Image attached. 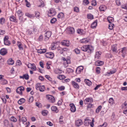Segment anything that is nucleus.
Here are the masks:
<instances>
[{
    "instance_id": "nucleus-1",
    "label": "nucleus",
    "mask_w": 127,
    "mask_h": 127,
    "mask_svg": "<svg viewBox=\"0 0 127 127\" xmlns=\"http://www.w3.org/2000/svg\"><path fill=\"white\" fill-rule=\"evenodd\" d=\"M94 47L91 45H87L83 46L81 48V50L84 51H87L88 53H91L94 50Z\"/></svg>"
},
{
    "instance_id": "nucleus-2",
    "label": "nucleus",
    "mask_w": 127,
    "mask_h": 127,
    "mask_svg": "<svg viewBox=\"0 0 127 127\" xmlns=\"http://www.w3.org/2000/svg\"><path fill=\"white\" fill-rule=\"evenodd\" d=\"M56 14V12L54 9H51L48 12V15L49 16H53Z\"/></svg>"
},
{
    "instance_id": "nucleus-3",
    "label": "nucleus",
    "mask_w": 127,
    "mask_h": 127,
    "mask_svg": "<svg viewBox=\"0 0 127 127\" xmlns=\"http://www.w3.org/2000/svg\"><path fill=\"white\" fill-rule=\"evenodd\" d=\"M51 35V32L50 31L46 32L45 34V40H48Z\"/></svg>"
},
{
    "instance_id": "nucleus-4",
    "label": "nucleus",
    "mask_w": 127,
    "mask_h": 127,
    "mask_svg": "<svg viewBox=\"0 0 127 127\" xmlns=\"http://www.w3.org/2000/svg\"><path fill=\"white\" fill-rule=\"evenodd\" d=\"M54 56V53L52 52L47 53L45 54V56L46 58L50 59H52Z\"/></svg>"
},
{
    "instance_id": "nucleus-5",
    "label": "nucleus",
    "mask_w": 127,
    "mask_h": 127,
    "mask_svg": "<svg viewBox=\"0 0 127 127\" xmlns=\"http://www.w3.org/2000/svg\"><path fill=\"white\" fill-rule=\"evenodd\" d=\"M27 66L29 68H30L33 70H35L36 69L35 66L34 64L29 63L27 64Z\"/></svg>"
},
{
    "instance_id": "nucleus-6",
    "label": "nucleus",
    "mask_w": 127,
    "mask_h": 127,
    "mask_svg": "<svg viewBox=\"0 0 127 127\" xmlns=\"http://www.w3.org/2000/svg\"><path fill=\"white\" fill-rule=\"evenodd\" d=\"M47 98L49 101L51 103H53L55 101L54 97L51 95H48L47 96Z\"/></svg>"
},
{
    "instance_id": "nucleus-7",
    "label": "nucleus",
    "mask_w": 127,
    "mask_h": 127,
    "mask_svg": "<svg viewBox=\"0 0 127 127\" xmlns=\"http://www.w3.org/2000/svg\"><path fill=\"white\" fill-rule=\"evenodd\" d=\"M70 60L68 59H67V60H64L63 62V65L64 67L65 68L67 67L68 66V64H70Z\"/></svg>"
},
{
    "instance_id": "nucleus-8",
    "label": "nucleus",
    "mask_w": 127,
    "mask_h": 127,
    "mask_svg": "<svg viewBox=\"0 0 127 127\" xmlns=\"http://www.w3.org/2000/svg\"><path fill=\"white\" fill-rule=\"evenodd\" d=\"M92 99L91 98L88 97L86 98L84 100V103L85 104L88 103H92L93 102Z\"/></svg>"
},
{
    "instance_id": "nucleus-9",
    "label": "nucleus",
    "mask_w": 127,
    "mask_h": 127,
    "mask_svg": "<svg viewBox=\"0 0 127 127\" xmlns=\"http://www.w3.org/2000/svg\"><path fill=\"white\" fill-rule=\"evenodd\" d=\"M83 124V122L81 120H78L76 121L75 124L77 127H79Z\"/></svg>"
},
{
    "instance_id": "nucleus-10",
    "label": "nucleus",
    "mask_w": 127,
    "mask_h": 127,
    "mask_svg": "<svg viewBox=\"0 0 127 127\" xmlns=\"http://www.w3.org/2000/svg\"><path fill=\"white\" fill-rule=\"evenodd\" d=\"M83 69V67L82 66H80L78 67L76 70V72L77 74L80 73L81 71H82Z\"/></svg>"
},
{
    "instance_id": "nucleus-11",
    "label": "nucleus",
    "mask_w": 127,
    "mask_h": 127,
    "mask_svg": "<svg viewBox=\"0 0 127 127\" xmlns=\"http://www.w3.org/2000/svg\"><path fill=\"white\" fill-rule=\"evenodd\" d=\"M7 53V50L5 48L2 49L0 51V54L2 55H4L6 54Z\"/></svg>"
},
{
    "instance_id": "nucleus-12",
    "label": "nucleus",
    "mask_w": 127,
    "mask_h": 127,
    "mask_svg": "<svg viewBox=\"0 0 127 127\" xmlns=\"http://www.w3.org/2000/svg\"><path fill=\"white\" fill-rule=\"evenodd\" d=\"M61 43L62 45L67 46H69V42L68 40H64L61 42Z\"/></svg>"
},
{
    "instance_id": "nucleus-13",
    "label": "nucleus",
    "mask_w": 127,
    "mask_h": 127,
    "mask_svg": "<svg viewBox=\"0 0 127 127\" xmlns=\"http://www.w3.org/2000/svg\"><path fill=\"white\" fill-rule=\"evenodd\" d=\"M70 106L71 107V111L73 112H75L76 110V109L73 103H71L70 104Z\"/></svg>"
},
{
    "instance_id": "nucleus-14",
    "label": "nucleus",
    "mask_w": 127,
    "mask_h": 127,
    "mask_svg": "<svg viewBox=\"0 0 127 127\" xmlns=\"http://www.w3.org/2000/svg\"><path fill=\"white\" fill-rule=\"evenodd\" d=\"M107 9L106 7L104 5H102L100 6L99 7V10L100 11H104Z\"/></svg>"
},
{
    "instance_id": "nucleus-15",
    "label": "nucleus",
    "mask_w": 127,
    "mask_h": 127,
    "mask_svg": "<svg viewBox=\"0 0 127 127\" xmlns=\"http://www.w3.org/2000/svg\"><path fill=\"white\" fill-rule=\"evenodd\" d=\"M97 21L96 20L93 22L91 25V28L92 29H94L95 28L97 25Z\"/></svg>"
},
{
    "instance_id": "nucleus-16",
    "label": "nucleus",
    "mask_w": 127,
    "mask_h": 127,
    "mask_svg": "<svg viewBox=\"0 0 127 127\" xmlns=\"http://www.w3.org/2000/svg\"><path fill=\"white\" fill-rule=\"evenodd\" d=\"M101 52L100 51L96 52L95 53V58L96 59H98L100 57Z\"/></svg>"
},
{
    "instance_id": "nucleus-17",
    "label": "nucleus",
    "mask_w": 127,
    "mask_h": 127,
    "mask_svg": "<svg viewBox=\"0 0 127 127\" xmlns=\"http://www.w3.org/2000/svg\"><path fill=\"white\" fill-rule=\"evenodd\" d=\"M20 116H18V117L19 118V121L20 122L21 121L23 123H24L26 121L27 119L25 117H22L21 119L20 118Z\"/></svg>"
},
{
    "instance_id": "nucleus-18",
    "label": "nucleus",
    "mask_w": 127,
    "mask_h": 127,
    "mask_svg": "<svg viewBox=\"0 0 127 127\" xmlns=\"http://www.w3.org/2000/svg\"><path fill=\"white\" fill-rule=\"evenodd\" d=\"M72 84L74 88L76 89H79V85L77 83H76L74 81H72Z\"/></svg>"
},
{
    "instance_id": "nucleus-19",
    "label": "nucleus",
    "mask_w": 127,
    "mask_h": 127,
    "mask_svg": "<svg viewBox=\"0 0 127 127\" xmlns=\"http://www.w3.org/2000/svg\"><path fill=\"white\" fill-rule=\"evenodd\" d=\"M10 20L12 21H13L17 23V20L16 19V18L14 16H11L10 17Z\"/></svg>"
},
{
    "instance_id": "nucleus-20",
    "label": "nucleus",
    "mask_w": 127,
    "mask_h": 127,
    "mask_svg": "<svg viewBox=\"0 0 127 127\" xmlns=\"http://www.w3.org/2000/svg\"><path fill=\"white\" fill-rule=\"evenodd\" d=\"M17 45L18 46L19 50H23V48L22 45L21 43L19 41H18L17 43Z\"/></svg>"
},
{
    "instance_id": "nucleus-21",
    "label": "nucleus",
    "mask_w": 127,
    "mask_h": 127,
    "mask_svg": "<svg viewBox=\"0 0 127 127\" xmlns=\"http://www.w3.org/2000/svg\"><path fill=\"white\" fill-rule=\"evenodd\" d=\"M7 63L9 65H12L14 64V62L12 58H10L7 61Z\"/></svg>"
},
{
    "instance_id": "nucleus-22",
    "label": "nucleus",
    "mask_w": 127,
    "mask_h": 127,
    "mask_svg": "<svg viewBox=\"0 0 127 127\" xmlns=\"http://www.w3.org/2000/svg\"><path fill=\"white\" fill-rule=\"evenodd\" d=\"M104 64L103 62L101 61H97L96 62L95 64L97 66H100Z\"/></svg>"
},
{
    "instance_id": "nucleus-23",
    "label": "nucleus",
    "mask_w": 127,
    "mask_h": 127,
    "mask_svg": "<svg viewBox=\"0 0 127 127\" xmlns=\"http://www.w3.org/2000/svg\"><path fill=\"white\" fill-rule=\"evenodd\" d=\"M107 20L109 23H111L114 21V19L113 18L109 17L107 18Z\"/></svg>"
},
{
    "instance_id": "nucleus-24",
    "label": "nucleus",
    "mask_w": 127,
    "mask_h": 127,
    "mask_svg": "<svg viewBox=\"0 0 127 127\" xmlns=\"http://www.w3.org/2000/svg\"><path fill=\"white\" fill-rule=\"evenodd\" d=\"M77 32L78 33L82 35L84 34L85 33V32L82 29H78L77 30Z\"/></svg>"
},
{
    "instance_id": "nucleus-25",
    "label": "nucleus",
    "mask_w": 127,
    "mask_h": 127,
    "mask_svg": "<svg viewBox=\"0 0 127 127\" xmlns=\"http://www.w3.org/2000/svg\"><path fill=\"white\" fill-rule=\"evenodd\" d=\"M85 82L88 86L91 85L92 84L91 82L88 79H86L85 80Z\"/></svg>"
},
{
    "instance_id": "nucleus-26",
    "label": "nucleus",
    "mask_w": 127,
    "mask_h": 127,
    "mask_svg": "<svg viewBox=\"0 0 127 127\" xmlns=\"http://www.w3.org/2000/svg\"><path fill=\"white\" fill-rule=\"evenodd\" d=\"M46 51V50L45 49H40L38 50L37 52L40 53H45Z\"/></svg>"
},
{
    "instance_id": "nucleus-27",
    "label": "nucleus",
    "mask_w": 127,
    "mask_h": 127,
    "mask_svg": "<svg viewBox=\"0 0 127 127\" xmlns=\"http://www.w3.org/2000/svg\"><path fill=\"white\" fill-rule=\"evenodd\" d=\"M117 45L115 44L113 45L112 46V50L114 52H116L117 50Z\"/></svg>"
},
{
    "instance_id": "nucleus-28",
    "label": "nucleus",
    "mask_w": 127,
    "mask_h": 127,
    "mask_svg": "<svg viewBox=\"0 0 127 127\" xmlns=\"http://www.w3.org/2000/svg\"><path fill=\"white\" fill-rule=\"evenodd\" d=\"M25 101V99L24 98H22L19 99L18 102V104H21L24 103Z\"/></svg>"
},
{
    "instance_id": "nucleus-29",
    "label": "nucleus",
    "mask_w": 127,
    "mask_h": 127,
    "mask_svg": "<svg viewBox=\"0 0 127 127\" xmlns=\"http://www.w3.org/2000/svg\"><path fill=\"white\" fill-rule=\"evenodd\" d=\"M68 30L69 31V33H73L74 32V29L72 27H70L69 28Z\"/></svg>"
},
{
    "instance_id": "nucleus-30",
    "label": "nucleus",
    "mask_w": 127,
    "mask_h": 127,
    "mask_svg": "<svg viewBox=\"0 0 127 127\" xmlns=\"http://www.w3.org/2000/svg\"><path fill=\"white\" fill-rule=\"evenodd\" d=\"M64 16V14L62 12H61L59 13L57 17L59 18H63Z\"/></svg>"
},
{
    "instance_id": "nucleus-31",
    "label": "nucleus",
    "mask_w": 127,
    "mask_h": 127,
    "mask_svg": "<svg viewBox=\"0 0 127 127\" xmlns=\"http://www.w3.org/2000/svg\"><path fill=\"white\" fill-rule=\"evenodd\" d=\"M51 110L56 112V113H57L58 112V110H57V107L56 106H53L51 107Z\"/></svg>"
},
{
    "instance_id": "nucleus-32",
    "label": "nucleus",
    "mask_w": 127,
    "mask_h": 127,
    "mask_svg": "<svg viewBox=\"0 0 127 127\" xmlns=\"http://www.w3.org/2000/svg\"><path fill=\"white\" fill-rule=\"evenodd\" d=\"M90 120L89 119L85 120L84 122V124L86 126H88L89 125V122Z\"/></svg>"
},
{
    "instance_id": "nucleus-33",
    "label": "nucleus",
    "mask_w": 127,
    "mask_h": 127,
    "mask_svg": "<svg viewBox=\"0 0 127 127\" xmlns=\"http://www.w3.org/2000/svg\"><path fill=\"white\" fill-rule=\"evenodd\" d=\"M87 18L90 19H93V16L91 14H89L87 15Z\"/></svg>"
},
{
    "instance_id": "nucleus-34",
    "label": "nucleus",
    "mask_w": 127,
    "mask_h": 127,
    "mask_svg": "<svg viewBox=\"0 0 127 127\" xmlns=\"http://www.w3.org/2000/svg\"><path fill=\"white\" fill-rule=\"evenodd\" d=\"M65 78V77L63 75H60L57 76V78L60 80H63Z\"/></svg>"
},
{
    "instance_id": "nucleus-35",
    "label": "nucleus",
    "mask_w": 127,
    "mask_h": 127,
    "mask_svg": "<svg viewBox=\"0 0 127 127\" xmlns=\"http://www.w3.org/2000/svg\"><path fill=\"white\" fill-rule=\"evenodd\" d=\"M45 90V87L44 86L42 85V86H41L40 89L39 90L40 91L43 92Z\"/></svg>"
},
{
    "instance_id": "nucleus-36",
    "label": "nucleus",
    "mask_w": 127,
    "mask_h": 127,
    "mask_svg": "<svg viewBox=\"0 0 127 127\" xmlns=\"http://www.w3.org/2000/svg\"><path fill=\"white\" fill-rule=\"evenodd\" d=\"M41 85L40 83H38L36 84L35 85V88L37 90H39L40 88Z\"/></svg>"
},
{
    "instance_id": "nucleus-37",
    "label": "nucleus",
    "mask_w": 127,
    "mask_h": 127,
    "mask_svg": "<svg viewBox=\"0 0 127 127\" xmlns=\"http://www.w3.org/2000/svg\"><path fill=\"white\" fill-rule=\"evenodd\" d=\"M24 88L23 87L21 86L17 88V91H18V90H19V91L22 92L24 91Z\"/></svg>"
},
{
    "instance_id": "nucleus-38",
    "label": "nucleus",
    "mask_w": 127,
    "mask_h": 127,
    "mask_svg": "<svg viewBox=\"0 0 127 127\" xmlns=\"http://www.w3.org/2000/svg\"><path fill=\"white\" fill-rule=\"evenodd\" d=\"M4 42V44L6 45L9 46L11 44L10 41L9 40L5 41Z\"/></svg>"
},
{
    "instance_id": "nucleus-39",
    "label": "nucleus",
    "mask_w": 127,
    "mask_h": 127,
    "mask_svg": "<svg viewBox=\"0 0 127 127\" xmlns=\"http://www.w3.org/2000/svg\"><path fill=\"white\" fill-rule=\"evenodd\" d=\"M47 113L48 111L47 110H44L42 111V113L43 115L45 116L47 115Z\"/></svg>"
},
{
    "instance_id": "nucleus-40",
    "label": "nucleus",
    "mask_w": 127,
    "mask_h": 127,
    "mask_svg": "<svg viewBox=\"0 0 127 127\" xmlns=\"http://www.w3.org/2000/svg\"><path fill=\"white\" fill-rule=\"evenodd\" d=\"M1 82L2 84L5 85L7 84V81L6 80L3 79L1 80Z\"/></svg>"
},
{
    "instance_id": "nucleus-41",
    "label": "nucleus",
    "mask_w": 127,
    "mask_h": 127,
    "mask_svg": "<svg viewBox=\"0 0 127 127\" xmlns=\"http://www.w3.org/2000/svg\"><path fill=\"white\" fill-rule=\"evenodd\" d=\"M73 11L75 12H78L79 11V8L77 7H75L73 8Z\"/></svg>"
},
{
    "instance_id": "nucleus-42",
    "label": "nucleus",
    "mask_w": 127,
    "mask_h": 127,
    "mask_svg": "<svg viewBox=\"0 0 127 127\" xmlns=\"http://www.w3.org/2000/svg\"><path fill=\"white\" fill-rule=\"evenodd\" d=\"M5 19L3 18H1L0 19V23L2 24L4 23Z\"/></svg>"
},
{
    "instance_id": "nucleus-43",
    "label": "nucleus",
    "mask_w": 127,
    "mask_h": 127,
    "mask_svg": "<svg viewBox=\"0 0 127 127\" xmlns=\"http://www.w3.org/2000/svg\"><path fill=\"white\" fill-rule=\"evenodd\" d=\"M109 102L111 104H113L114 102V100L113 98H110L109 100Z\"/></svg>"
},
{
    "instance_id": "nucleus-44",
    "label": "nucleus",
    "mask_w": 127,
    "mask_h": 127,
    "mask_svg": "<svg viewBox=\"0 0 127 127\" xmlns=\"http://www.w3.org/2000/svg\"><path fill=\"white\" fill-rule=\"evenodd\" d=\"M10 119L11 121L14 122H15L17 121L16 119L13 117H11Z\"/></svg>"
},
{
    "instance_id": "nucleus-45",
    "label": "nucleus",
    "mask_w": 127,
    "mask_h": 127,
    "mask_svg": "<svg viewBox=\"0 0 127 127\" xmlns=\"http://www.w3.org/2000/svg\"><path fill=\"white\" fill-rule=\"evenodd\" d=\"M93 107V105L92 104H89L87 107V110H88L89 109H91Z\"/></svg>"
},
{
    "instance_id": "nucleus-46",
    "label": "nucleus",
    "mask_w": 127,
    "mask_h": 127,
    "mask_svg": "<svg viewBox=\"0 0 127 127\" xmlns=\"http://www.w3.org/2000/svg\"><path fill=\"white\" fill-rule=\"evenodd\" d=\"M66 71L68 73H72L73 71V70L69 68H67L66 69Z\"/></svg>"
},
{
    "instance_id": "nucleus-47",
    "label": "nucleus",
    "mask_w": 127,
    "mask_h": 127,
    "mask_svg": "<svg viewBox=\"0 0 127 127\" xmlns=\"http://www.w3.org/2000/svg\"><path fill=\"white\" fill-rule=\"evenodd\" d=\"M114 25L112 23H110L109 25V29L110 30H112L113 29V26Z\"/></svg>"
},
{
    "instance_id": "nucleus-48",
    "label": "nucleus",
    "mask_w": 127,
    "mask_h": 127,
    "mask_svg": "<svg viewBox=\"0 0 127 127\" xmlns=\"http://www.w3.org/2000/svg\"><path fill=\"white\" fill-rule=\"evenodd\" d=\"M101 106H99L98 108L96 109V112L97 113H98L101 110Z\"/></svg>"
},
{
    "instance_id": "nucleus-49",
    "label": "nucleus",
    "mask_w": 127,
    "mask_h": 127,
    "mask_svg": "<svg viewBox=\"0 0 127 127\" xmlns=\"http://www.w3.org/2000/svg\"><path fill=\"white\" fill-rule=\"evenodd\" d=\"M83 3L84 5H87L89 3V2L88 0H84L83 1Z\"/></svg>"
},
{
    "instance_id": "nucleus-50",
    "label": "nucleus",
    "mask_w": 127,
    "mask_h": 127,
    "mask_svg": "<svg viewBox=\"0 0 127 127\" xmlns=\"http://www.w3.org/2000/svg\"><path fill=\"white\" fill-rule=\"evenodd\" d=\"M56 21V19L55 18H53L51 20V23L52 24L54 23Z\"/></svg>"
},
{
    "instance_id": "nucleus-51",
    "label": "nucleus",
    "mask_w": 127,
    "mask_h": 127,
    "mask_svg": "<svg viewBox=\"0 0 127 127\" xmlns=\"http://www.w3.org/2000/svg\"><path fill=\"white\" fill-rule=\"evenodd\" d=\"M23 77L26 80H28L29 78V76L28 74H26L23 75Z\"/></svg>"
},
{
    "instance_id": "nucleus-52",
    "label": "nucleus",
    "mask_w": 127,
    "mask_h": 127,
    "mask_svg": "<svg viewBox=\"0 0 127 127\" xmlns=\"http://www.w3.org/2000/svg\"><path fill=\"white\" fill-rule=\"evenodd\" d=\"M27 32L28 35H31L32 34L31 30L29 29L27 31Z\"/></svg>"
},
{
    "instance_id": "nucleus-53",
    "label": "nucleus",
    "mask_w": 127,
    "mask_h": 127,
    "mask_svg": "<svg viewBox=\"0 0 127 127\" xmlns=\"http://www.w3.org/2000/svg\"><path fill=\"white\" fill-rule=\"evenodd\" d=\"M17 13L18 14L19 16L22 15L23 14L22 11L21 10H19L17 12Z\"/></svg>"
},
{
    "instance_id": "nucleus-54",
    "label": "nucleus",
    "mask_w": 127,
    "mask_h": 127,
    "mask_svg": "<svg viewBox=\"0 0 127 127\" xmlns=\"http://www.w3.org/2000/svg\"><path fill=\"white\" fill-rule=\"evenodd\" d=\"M126 52V48H124L121 50L122 53L124 54H125Z\"/></svg>"
},
{
    "instance_id": "nucleus-55",
    "label": "nucleus",
    "mask_w": 127,
    "mask_h": 127,
    "mask_svg": "<svg viewBox=\"0 0 127 127\" xmlns=\"http://www.w3.org/2000/svg\"><path fill=\"white\" fill-rule=\"evenodd\" d=\"M89 40L85 39H83L81 40V42L82 43H86L88 42Z\"/></svg>"
},
{
    "instance_id": "nucleus-56",
    "label": "nucleus",
    "mask_w": 127,
    "mask_h": 127,
    "mask_svg": "<svg viewBox=\"0 0 127 127\" xmlns=\"http://www.w3.org/2000/svg\"><path fill=\"white\" fill-rule=\"evenodd\" d=\"M100 68L99 67H97L96 68V72L98 73V74H99L100 73Z\"/></svg>"
},
{
    "instance_id": "nucleus-57",
    "label": "nucleus",
    "mask_w": 127,
    "mask_h": 127,
    "mask_svg": "<svg viewBox=\"0 0 127 127\" xmlns=\"http://www.w3.org/2000/svg\"><path fill=\"white\" fill-rule=\"evenodd\" d=\"M64 86H61L58 88V89L60 91L63 90L64 89Z\"/></svg>"
},
{
    "instance_id": "nucleus-58",
    "label": "nucleus",
    "mask_w": 127,
    "mask_h": 127,
    "mask_svg": "<svg viewBox=\"0 0 127 127\" xmlns=\"http://www.w3.org/2000/svg\"><path fill=\"white\" fill-rule=\"evenodd\" d=\"M25 2H26V6L28 7H30L31 6L30 3L28 2L27 0H25Z\"/></svg>"
},
{
    "instance_id": "nucleus-59",
    "label": "nucleus",
    "mask_w": 127,
    "mask_h": 127,
    "mask_svg": "<svg viewBox=\"0 0 127 127\" xmlns=\"http://www.w3.org/2000/svg\"><path fill=\"white\" fill-rule=\"evenodd\" d=\"M96 3L95 0H94L92 1V4L93 5L95 6L96 5Z\"/></svg>"
},
{
    "instance_id": "nucleus-60",
    "label": "nucleus",
    "mask_w": 127,
    "mask_h": 127,
    "mask_svg": "<svg viewBox=\"0 0 127 127\" xmlns=\"http://www.w3.org/2000/svg\"><path fill=\"white\" fill-rule=\"evenodd\" d=\"M25 15L26 16L30 18H31L32 17V15L28 13H26Z\"/></svg>"
},
{
    "instance_id": "nucleus-61",
    "label": "nucleus",
    "mask_w": 127,
    "mask_h": 127,
    "mask_svg": "<svg viewBox=\"0 0 127 127\" xmlns=\"http://www.w3.org/2000/svg\"><path fill=\"white\" fill-rule=\"evenodd\" d=\"M35 15L36 17H39L40 15V13L38 12H35Z\"/></svg>"
},
{
    "instance_id": "nucleus-62",
    "label": "nucleus",
    "mask_w": 127,
    "mask_h": 127,
    "mask_svg": "<svg viewBox=\"0 0 127 127\" xmlns=\"http://www.w3.org/2000/svg\"><path fill=\"white\" fill-rule=\"evenodd\" d=\"M107 125V123L106 122H104L102 125H101L100 126L101 127H106Z\"/></svg>"
},
{
    "instance_id": "nucleus-63",
    "label": "nucleus",
    "mask_w": 127,
    "mask_h": 127,
    "mask_svg": "<svg viewBox=\"0 0 127 127\" xmlns=\"http://www.w3.org/2000/svg\"><path fill=\"white\" fill-rule=\"evenodd\" d=\"M116 70L115 69H114L113 70L110 71L108 73V74H113L116 72Z\"/></svg>"
},
{
    "instance_id": "nucleus-64",
    "label": "nucleus",
    "mask_w": 127,
    "mask_h": 127,
    "mask_svg": "<svg viewBox=\"0 0 127 127\" xmlns=\"http://www.w3.org/2000/svg\"><path fill=\"white\" fill-rule=\"evenodd\" d=\"M9 39V37L7 36H5L4 39V41H8Z\"/></svg>"
}]
</instances>
